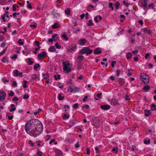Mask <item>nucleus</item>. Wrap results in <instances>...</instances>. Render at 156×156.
<instances>
[{"label": "nucleus", "instance_id": "0eeeda50", "mask_svg": "<svg viewBox=\"0 0 156 156\" xmlns=\"http://www.w3.org/2000/svg\"><path fill=\"white\" fill-rule=\"evenodd\" d=\"M139 2L142 6L144 7V9L145 10L147 9V0H140Z\"/></svg>", "mask_w": 156, "mask_h": 156}, {"label": "nucleus", "instance_id": "3c124183", "mask_svg": "<svg viewBox=\"0 0 156 156\" xmlns=\"http://www.w3.org/2000/svg\"><path fill=\"white\" fill-rule=\"evenodd\" d=\"M116 62L115 61H112L111 62V65L112 67H113L114 66V64H115Z\"/></svg>", "mask_w": 156, "mask_h": 156}, {"label": "nucleus", "instance_id": "e2e57ef3", "mask_svg": "<svg viewBox=\"0 0 156 156\" xmlns=\"http://www.w3.org/2000/svg\"><path fill=\"white\" fill-rule=\"evenodd\" d=\"M116 75L118 76H119L120 75V71L119 69L117 70L116 71Z\"/></svg>", "mask_w": 156, "mask_h": 156}, {"label": "nucleus", "instance_id": "6e6552de", "mask_svg": "<svg viewBox=\"0 0 156 156\" xmlns=\"http://www.w3.org/2000/svg\"><path fill=\"white\" fill-rule=\"evenodd\" d=\"M6 96V93L4 91L0 92V101H4Z\"/></svg>", "mask_w": 156, "mask_h": 156}, {"label": "nucleus", "instance_id": "e433bc0d", "mask_svg": "<svg viewBox=\"0 0 156 156\" xmlns=\"http://www.w3.org/2000/svg\"><path fill=\"white\" fill-rule=\"evenodd\" d=\"M79 105L78 103H76L73 105V108H78Z\"/></svg>", "mask_w": 156, "mask_h": 156}, {"label": "nucleus", "instance_id": "bf43d9fd", "mask_svg": "<svg viewBox=\"0 0 156 156\" xmlns=\"http://www.w3.org/2000/svg\"><path fill=\"white\" fill-rule=\"evenodd\" d=\"M16 109V108H11L10 109V110H9L10 112H12V111H15Z\"/></svg>", "mask_w": 156, "mask_h": 156}, {"label": "nucleus", "instance_id": "69168bd1", "mask_svg": "<svg viewBox=\"0 0 156 156\" xmlns=\"http://www.w3.org/2000/svg\"><path fill=\"white\" fill-rule=\"evenodd\" d=\"M4 39V38L3 36H2V35L0 36V41H3Z\"/></svg>", "mask_w": 156, "mask_h": 156}, {"label": "nucleus", "instance_id": "58836bf2", "mask_svg": "<svg viewBox=\"0 0 156 156\" xmlns=\"http://www.w3.org/2000/svg\"><path fill=\"white\" fill-rule=\"evenodd\" d=\"M22 40L20 39L19 41H18V43L20 45H23L24 44V42L23 41H21Z\"/></svg>", "mask_w": 156, "mask_h": 156}, {"label": "nucleus", "instance_id": "774afa93", "mask_svg": "<svg viewBox=\"0 0 156 156\" xmlns=\"http://www.w3.org/2000/svg\"><path fill=\"white\" fill-rule=\"evenodd\" d=\"M12 86H16L17 85V83L16 81H14L12 83Z\"/></svg>", "mask_w": 156, "mask_h": 156}, {"label": "nucleus", "instance_id": "c03bdc74", "mask_svg": "<svg viewBox=\"0 0 156 156\" xmlns=\"http://www.w3.org/2000/svg\"><path fill=\"white\" fill-rule=\"evenodd\" d=\"M29 95L26 94H25L23 96V98L24 99H27L29 98Z\"/></svg>", "mask_w": 156, "mask_h": 156}, {"label": "nucleus", "instance_id": "0e129e2a", "mask_svg": "<svg viewBox=\"0 0 156 156\" xmlns=\"http://www.w3.org/2000/svg\"><path fill=\"white\" fill-rule=\"evenodd\" d=\"M102 93H100L99 94H97V96L99 99H100L101 98V95H102Z\"/></svg>", "mask_w": 156, "mask_h": 156}, {"label": "nucleus", "instance_id": "49530a36", "mask_svg": "<svg viewBox=\"0 0 156 156\" xmlns=\"http://www.w3.org/2000/svg\"><path fill=\"white\" fill-rule=\"evenodd\" d=\"M19 99L17 98V97L16 96L14 97L12 99V101H17Z\"/></svg>", "mask_w": 156, "mask_h": 156}, {"label": "nucleus", "instance_id": "423d86ee", "mask_svg": "<svg viewBox=\"0 0 156 156\" xmlns=\"http://www.w3.org/2000/svg\"><path fill=\"white\" fill-rule=\"evenodd\" d=\"M92 122L93 125L95 126L96 128H99L100 126V122L98 119H93Z\"/></svg>", "mask_w": 156, "mask_h": 156}, {"label": "nucleus", "instance_id": "7c9ffc66", "mask_svg": "<svg viewBox=\"0 0 156 156\" xmlns=\"http://www.w3.org/2000/svg\"><path fill=\"white\" fill-rule=\"evenodd\" d=\"M150 87L149 86H145L144 87L143 89L146 91H147L149 90Z\"/></svg>", "mask_w": 156, "mask_h": 156}, {"label": "nucleus", "instance_id": "13d9d810", "mask_svg": "<svg viewBox=\"0 0 156 156\" xmlns=\"http://www.w3.org/2000/svg\"><path fill=\"white\" fill-rule=\"evenodd\" d=\"M6 49H5L3 50L0 53V55H2V54L5 53L6 51Z\"/></svg>", "mask_w": 156, "mask_h": 156}, {"label": "nucleus", "instance_id": "b1692460", "mask_svg": "<svg viewBox=\"0 0 156 156\" xmlns=\"http://www.w3.org/2000/svg\"><path fill=\"white\" fill-rule=\"evenodd\" d=\"M18 72H19V71L17 70L16 69V70H14L13 72V75L14 76H18Z\"/></svg>", "mask_w": 156, "mask_h": 156}, {"label": "nucleus", "instance_id": "338daca9", "mask_svg": "<svg viewBox=\"0 0 156 156\" xmlns=\"http://www.w3.org/2000/svg\"><path fill=\"white\" fill-rule=\"evenodd\" d=\"M80 145L79 144V142H78L76 144H75V147L76 148L79 147H80Z\"/></svg>", "mask_w": 156, "mask_h": 156}, {"label": "nucleus", "instance_id": "39448f33", "mask_svg": "<svg viewBox=\"0 0 156 156\" xmlns=\"http://www.w3.org/2000/svg\"><path fill=\"white\" fill-rule=\"evenodd\" d=\"M141 80L145 84H147L149 82V76L144 73L140 74Z\"/></svg>", "mask_w": 156, "mask_h": 156}, {"label": "nucleus", "instance_id": "f257e3e1", "mask_svg": "<svg viewBox=\"0 0 156 156\" xmlns=\"http://www.w3.org/2000/svg\"><path fill=\"white\" fill-rule=\"evenodd\" d=\"M39 122L38 121V119H34L30 120L26 122L25 126V129L26 132L28 133V131L30 129H32L35 126V124L36 122Z\"/></svg>", "mask_w": 156, "mask_h": 156}, {"label": "nucleus", "instance_id": "a211bd4d", "mask_svg": "<svg viewBox=\"0 0 156 156\" xmlns=\"http://www.w3.org/2000/svg\"><path fill=\"white\" fill-rule=\"evenodd\" d=\"M126 58L127 59L130 58L132 56V53L130 52H128L126 53Z\"/></svg>", "mask_w": 156, "mask_h": 156}, {"label": "nucleus", "instance_id": "f03ea898", "mask_svg": "<svg viewBox=\"0 0 156 156\" xmlns=\"http://www.w3.org/2000/svg\"><path fill=\"white\" fill-rule=\"evenodd\" d=\"M63 70L68 73L71 71L72 65L69 63L67 62H62Z\"/></svg>", "mask_w": 156, "mask_h": 156}, {"label": "nucleus", "instance_id": "f8f14e48", "mask_svg": "<svg viewBox=\"0 0 156 156\" xmlns=\"http://www.w3.org/2000/svg\"><path fill=\"white\" fill-rule=\"evenodd\" d=\"M76 47V44H73L71 46L70 48L68 50V51L69 52H72L74 51Z\"/></svg>", "mask_w": 156, "mask_h": 156}, {"label": "nucleus", "instance_id": "6e6d98bb", "mask_svg": "<svg viewBox=\"0 0 156 156\" xmlns=\"http://www.w3.org/2000/svg\"><path fill=\"white\" fill-rule=\"evenodd\" d=\"M13 7V11H16V4H14L12 5Z\"/></svg>", "mask_w": 156, "mask_h": 156}, {"label": "nucleus", "instance_id": "dca6fc26", "mask_svg": "<svg viewBox=\"0 0 156 156\" xmlns=\"http://www.w3.org/2000/svg\"><path fill=\"white\" fill-rule=\"evenodd\" d=\"M1 61L3 62H8L9 61L8 58L6 56L4 57L1 59Z\"/></svg>", "mask_w": 156, "mask_h": 156}, {"label": "nucleus", "instance_id": "c9c22d12", "mask_svg": "<svg viewBox=\"0 0 156 156\" xmlns=\"http://www.w3.org/2000/svg\"><path fill=\"white\" fill-rule=\"evenodd\" d=\"M27 81L26 80H24L23 83V87L24 88H26L27 87L26 83Z\"/></svg>", "mask_w": 156, "mask_h": 156}, {"label": "nucleus", "instance_id": "a878e982", "mask_svg": "<svg viewBox=\"0 0 156 156\" xmlns=\"http://www.w3.org/2000/svg\"><path fill=\"white\" fill-rule=\"evenodd\" d=\"M151 110L152 111H154L156 110V105L154 104H152L151 105Z\"/></svg>", "mask_w": 156, "mask_h": 156}, {"label": "nucleus", "instance_id": "1a4fd4ad", "mask_svg": "<svg viewBox=\"0 0 156 156\" xmlns=\"http://www.w3.org/2000/svg\"><path fill=\"white\" fill-rule=\"evenodd\" d=\"M46 53L45 52L43 51L39 54L37 55V58L38 59H41L46 56Z\"/></svg>", "mask_w": 156, "mask_h": 156}, {"label": "nucleus", "instance_id": "2f4dec72", "mask_svg": "<svg viewBox=\"0 0 156 156\" xmlns=\"http://www.w3.org/2000/svg\"><path fill=\"white\" fill-rule=\"evenodd\" d=\"M65 13L67 15H69L70 14V10L69 8H68L65 11Z\"/></svg>", "mask_w": 156, "mask_h": 156}, {"label": "nucleus", "instance_id": "f3484780", "mask_svg": "<svg viewBox=\"0 0 156 156\" xmlns=\"http://www.w3.org/2000/svg\"><path fill=\"white\" fill-rule=\"evenodd\" d=\"M144 112L145 115L146 117H148L149 115L151 114L150 110L146 109L144 110Z\"/></svg>", "mask_w": 156, "mask_h": 156}, {"label": "nucleus", "instance_id": "a19ab883", "mask_svg": "<svg viewBox=\"0 0 156 156\" xmlns=\"http://www.w3.org/2000/svg\"><path fill=\"white\" fill-rule=\"evenodd\" d=\"M54 77L55 78L56 80H57L58 79H60L61 78L59 75H58L57 76L55 75Z\"/></svg>", "mask_w": 156, "mask_h": 156}, {"label": "nucleus", "instance_id": "412c9836", "mask_svg": "<svg viewBox=\"0 0 156 156\" xmlns=\"http://www.w3.org/2000/svg\"><path fill=\"white\" fill-rule=\"evenodd\" d=\"M49 51L50 52H54L55 51V48L54 46H51L49 48Z\"/></svg>", "mask_w": 156, "mask_h": 156}, {"label": "nucleus", "instance_id": "5fc2aeb1", "mask_svg": "<svg viewBox=\"0 0 156 156\" xmlns=\"http://www.w3.org/2000/svg\"><path fill=\"white\" fill-rule=\"evenodd\" d=\"M29 143L31 145V146H33L34 145V143L31 140L29 141Z\"/></svg>", "mask_w": 156, "mask_h": 156}, {"label": "nucleus", "instance_id": "79ce46f5", "mask_svg": "<svg viewBox=\"0 0 156 156\" xmlns=\"http://www.w3.org/2000/svg\"><path fill=\"white\" fill-rule=\"evenodd\" d=\"M14 93L12 90L10 91L9 93V95L10 96H14Z\"/></svg>", "mask_w": 156, "mask_h": 156}, {"label": "nucleus", "instance_id": "9b49d317", "mask_svg": "<svg viewBox=\"0 0 156 156\" xmlns=\"http://www.w3.org/2000/svg\"><path fill=\"white\" fill-rule=\"evenodd\" d=\"M101 53V49L100 48H98L95 49L94 51V53L96 54H100Z\"/></svg>", "mask_w": 156, "mask_h": 156}, {"label": "nucleus", "instance_id": "603ef678", "mask_svg": "<svg viewBox=\"0 0 156 156\" xmlns=\"http://www.w3.org/2000/svg\"><path fill=\"white\" fill-rule=\"evenodd\" d=\"M86 150H87V155H89L90 153V151L88 147H87L86 149Z\"/></svg>", "mask_w": 156, "mask_h": 156}, {"label": "nucleus", "instance_id": "5701e85b", "mask_svg": "<svg viewBox=\"0 0 156 156\" xmlns=\"http://www.w3.org/2000/svg\"><path fill=\"white\" fill-rule=\"evenodd\" d=\"M42 76H43L44 78L46 80L49 78V76L48 74L43 73Z\"/></svg>", "mask_w": 156, "mask_h": 156}, {"label": "nucleus", "instance_id": "4d7b16f0", "mask_svg": "<svg viewBox=\"0 0 156 156\" xmlns=\"http://www.w3.org/2000/svg\"><path fill=\"white\" fill-rule=\"evenodd\" d=\"M150 56V54L149 53H147L145 54V58L146 59H147Z\"/></svg>", "mask_w": 156, "mask_h": 156}, {"label": "nucleus", "instance_id": "7ed1b4c3", "mask_svg": "<svg viewBox=\"0 0 156 156\" xmlns=\"http://www.w3.org/2000/svg\"><path fill=\"white\" fill-rule=\"evenodd\" d=\"M38 121L39 122H36L35 124L36 126L35 127V131L39 133H41L43 131V127L42 123L38 120Z\"/></svg>", "mask_w": 156, "mask_h": 156}, {"label": "nucleus", "instance_id": "4c0bfd02", "mask_svg": "<svg viewBox=\"0 0 156 156\" xmlns=\"http://www.w3.org/2000/svg\"><path fill=\"white\" fill-rule=\"evenodd\" d=\"M37 154L38 156H42L43 153L41 151H38L37 153Z\"/></svg>", "mask_w": 156, "mask_h": 156}, {"label": "nucleus", "instance_id": "8fccbe9b", "mask_svg": "<svg viewBox=\"0 0 156 156\" xmlns=\"http://www.w3.org/2000/svg\"><path fill=\"white\" fill-rule=\"evenodd\" d=\"M112 151H115V152L116 153H117L118 152V151L117 147L116 148H113L112 149Z\"/></svg>", "mask_w": 156, "mask_h": 156}, {"label": "nucleus", "instance_id": "ea45409f", "mask_svg": "<svg viewBox=\"0 0 156 156\" xmlns=\"http://www.w3.org/2000/svg\"><path fill=\"white\" fill-rule=\"evenodd\" d=\"M109 7L110 8H111L112 10H113L114 7L113 6V4L112 3H109Z\"/></svg>", "mask_w": 156, "mask_h": 156}, {"label": "nucleus", "instance_id": "ddd939ff", "mask_svg": "<svg viewBox=\"0 0 156 156\" xmlns=\"http://www.w3.org/2000/svg\"><path fill=\"white\" fill-rule=\"evenodd\" d=\"M101 108L105 110H109L110 109V107L108 105H103L101 106Z\"/></svg>", "mask_w": 156, "mask_h": 156}, {"label": "nucleus", "instance_id": "72a5a7b5", "mask_svg": "<svg viewBox=\"0 0 156 156\" xmlns=\"http://www.w3.org/2000/svg\"><path fill=\"white\" fill-rule=\"evenodd\" d=\"M120 4L118 2H116V3L115 4V8L116 9H118V7L120 6Z\"/></svg>", "mask_w": 156, "mask_h": 156}, {"label": "nucleus", "instance_id": "2eb2a0df", "mask_svg": "<svg viewBox=\"0 0 156 156\" xmlns=\"http://www.w3.org/2000/svg\"><path fill=\"white\" fill-rule=\"evenodd\" d=\"M118 82L119 83V85L120 86H122L124 85V84L125 83V82L123 80H122L121 78H119L118 80Z\"/></svg>", "mask_w": 156, "mask_h": 156}, {"label": "nucleus", "instance_id": "09e8293b", "mask_svg": "<svg viewBox=\"0 0 156 156\" xmlns=\"http://www.w3.org/2000/svg\"><path fill=\"white\" fill-rule=\"evenodd\" d=\"M55 46L57 49H59L61 48V46L59 45L57 43H56L55 44Z\"/></svg>", "mask_w": 156, "mask_h": 156}, {"label": "nucleus", "instance_id": "680f3d73", "mask_svg": "<svg viewBox=\"0 0 156 156\" xmlns=\"http://www.w3.org/2000/svg\"><path fill=\"white\" fill-rule=\"evenodd\" d=\"M73 88L74 92L78 91L79 90V88H77V87H74Z\"/></svg>", "mask_w": 156, "mask_h": 156}, {"label": "nucleus", "instance_id": "a18cd8bd", "mask_svg": "<svg viewBox=\"0 0 156 156\" xmlns=\"http://www.w3.org/2000/svg\"><path fill=\"white\" fill-rule=\"evenodd\" d=\"M154 3H152L151 4H149L148 5V7L153 9L154 7Z\"/></svg>", "mask_w": 156, "mask_h": 156}, {"label": "nucleus", "instance_id": "052dcab7", "mask_svg": "<svg viewBox=\"0 0 156 156\" xmlns=\"http://www.w3.org/2000/svg\"><path fill=\"white\" fill-rule=\"evenodd\" d=\"M88 96L87 95L85 96L84 98L83 99V102H85L86 101V100L88 98Z\"/></svg>", "mask_w": 156, "mask_h": 156}, {"label": "nucleus", "instance_id": "cd10ccee", "mask_svg": "<svg viewBox=\"0 0 156 156\" xmlns=\"http://www.w3.org/2000/svg\"><path fill=\"white\" fill-rule=\"evenodd\" d=\"M62 38H64V39L66 41L68 40L69 39L68 37L66 36V34H64L62 35Z\"/></svg>", "mask_w": 156, "mask_h": 156}, {"label": "nucleus", "instance_id": "4468645a", "mask_svg": "<svg viewBox=\"0 0 156 156\" xmlns=\"http://www.w3.org/2000/svg\"><path fill=\"white\" fill-rule=\"evenodd\" d=\"M86 40L85 39H81L79 41V44L81 45H83L86 43Z\"/></svg>", "mask_w": 156, "mask_h": 156}, {"label": "nucleus", "instance_id": "20e7f679", "mask_svg": "<svg viewBox=\"0 0 156 156\" xmlns=\"http://www.w3.org/2000/svg\"><path fill=\"white\" fill-rule=\"evenodd\" d=\"M93 52V50H90L89 47H85L81 49L79 51V54H86L87 55L92 53Z\"/></svg>", "mask_w": 156, "mask_h": 156}, {"label": "nucleus", "instance_id": "864d4df0", "mask_svg": "<svg viewBox=\"0 0 156 156\" xmlns=\"http://www.w3.org/2000/svg\"><path fill=\"white\" fill-rule=\"evenodd\" d=\"M2 80L4 82V83H5V82H9V80H6V78L4 77V78H3L2 79Z\"/></svg>", "mask_w": 156, "mask_h": 156}, {"label": "nucleus", "instance_id": "9d476101", "mask_svg": "<svg viewBox=\"0 0 156 156\" xmlns=\"http://www.w3.org/2000/svg\"><path fill=\"white\" fill-rule=\"evenodd\" d=\"M111 105L114 106L118 104V101L114 98L112 99L110 102Z\"/></svg>", "mask_w": 156, "mask_h": 156}, {"label": "nucleus", "instance_id": "37998d69", "mask_svg": "<svg viewBox=\"0 0 156 156\" xmlns=\"http://www.w3.org/2000/svg\"><path fill=\"white\" fill-rule=\"evenodd\" d=\"M69 117V115H67L66 114H65L63 116V119H68Z\"/></svg>", "mask_w": 156, "mask_h": 156}, {"label": "nucleus", "instance_id": "c756f323", "mask_svg": "<svg viewBox=\"0 0 156 156\" xmlns=\"http://www.w3.org/2000/svg\"><path fill=\"white\" fill-rule=\"evenodd\" d=\"M40 66V65L39 64H36L34 66V69L36 70Z\"/></svg>", "mask_w": 156, "mask_h": 156}, {"label": "nucleus", "instance_id": "473e14b6", "mask_svg": "<svg viewBox=\"0 0 156 156\" xmlns=\"http://www.w3.org/2000/svg\"><path fill=\"white\" fill-rule=\"evenodd\" d=\"M77 58L78 59L80 60L81 61H82L84 59V56L83 55H80L78 56Z\"/></svg>", "mask_w": 156, "mask_h": 156}, {"label": "nucleus", "instance_id": "de8ad7c7", "mask_svg": "<svg viewBox=\"0 0 156 156\" xmlns=\"http://www.w3.org/2000/svg\"><path fill=\"white\" fill-rule=\"evenodd\" d=\"M123 3L126 6L128 7L129 5V4L128 3H126L125 1H123Z\"/></svg>", "mask_w": 156, "mask_h": 156}, {"label": "nucleus", "instance_id": "bb28decb", "mask_svg": "<svg viewBox=\"0 0 156 156\" xmlns=\"http://www.w3.org/2000/svg\"><path fill=\"white\" fill-rule=\"evenodd\" d=\"M64 98V96H61V94H58V99L59 100H62Z\"/></svg>", "mask_w": 156, "mask_h": 156}, {"label": "nucleus", "instance_id": "4be33fe9", "mask_svg": "<svg viewBox=\"0 0 156 156\" xmlns=\"http://www.w3.org/2000/svg\"><path fill=\"white\" fill-rule=\"evenodd\" d=\"M144 31L146 33H147V34H151V31L149 30H148L147 28H144Z\"/></svg>", "mask_w": 156, "mask_h": 156}, {"label": "nucleus", "instance_id": "c85d7f7f", "mask_svg": "<svg viewBox=\"0 0 156 156\" xmlns=\"http://www.w3.org/2000/svg\"><path fill=\"white\" fill-rule=\"evenodd\" d=\"M34 63L33 61H31V59L30 58H28V64L30 65Z\"/></svg>", "mask_w": 156, "mask_h": 156}, {"label": "nucleus", "instance_id": "393cba45", "mask_svg": "<svg viewBox=\"0 0 156 156\" xmlns=\"http://www.w3.org/2000/svg\"><path fill=\"white\" fill-rule=\"evenodd\" d=\"M38 78V77L35 74H33L32 76L31 79L33 80H35L37 79Z\"/></svg>", "mask_w": 156, "mask_h": 156}, {"label": "nucleus", "instance_id": "6ab92c4d", "mask_svg": "<svg viewBox=\"0 0 156 156\" xmlns=\"http://www.w3.org/2000/svg\"><path fill=\"white\" fill-rule=\"evenodd\" d=\"M59 27V24L57 23H55L54 25H52V27L53 29H56Z\"/></svg>", "mask_w": 156, "mask_h": 156}, {"label": "nucleus", "instance_id": "aec40b11", "mask_svg": "<svg viewBox=\"0 0 156 156\" xmlns=\"http://www.w3.org/2000/svg\"><path fill=\"white\" fill-rule=\"evenodd\" d=\"M56 156H62V152L60 151H57L56 152Z\"/></svg>", "mask_w": 156, "mask_h": 156}, {"label": "nucleus", "instance_id": "f704fd0d", "mask_svg": "<svg viewBox=\"0 0 156 156\" xmlns=\"http://www.w3.org/2000/svg\"><path fill=\"white\" fill-rule=\"evenodd\" d=\"M92 22V21L91 20H90L89 21V23H87V25L89 26L93 25V24Z\"/></svg>", "mask_w": 156, "mask_h": 156}]
</instances>
